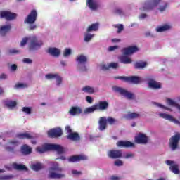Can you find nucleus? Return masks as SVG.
Instances as JSON below:
<instances>
[{"mask_svg": "<svg viewBox=\"0 0 180 180\" xmlns=\"http://www.w3.org/2000/svg\"><path fill=\"white\" fill-rule=\"evenodd\" d=\"M134 67L136 70H144V68L147 67V62L142 60L136 62L134 65Z\"/></svg>", "mask_w": 180, "mask_h": 180, "instance_id": "nucleus-27", "label": "nucleus"}, {"mask_svg": "<svg viewBox=\"0 0 180 180\" xmlns=\"http://www.w3.org/2000/svg\"><path fill=\"white\" fill-rule=\"evenodd\" d=\"M23 63H25V64H32V63H33V61L30 58H24Z\"/></svg>", "mask_w": 180, "mask_h": 180, "instance_id": "nucleus-54", "label": "nucleus"}, {"mask_svg": "<svg viewBox=\"0 0 180 180\" xmlns=\"http://www.w3.org/2000/svg\"><path fill=\"white\" fill-rule=\"evenodd\" d=\"M108 155L110 158L116 160L117 158H122V150H110L108 153Z\"/></svg>", "mask_w": 180, "mask_h": 180, "instance_id": "nucleus-14", "label": "nucleus"}, {"mask_svg": "<svg viewBox=\"0 0 180 180\" xmlns=\"http://www.w3.org/2000/svg\"><path fill=\"white\" fill-rule=\"evenodd\" d=\"M119 67V64L116 63H111L109 65H103L102 66V70H104L105 71L109 70L110 68H113L114 70L117 68Z\"/></svg>", "mask_w": 180, "mask_h": 180, "instance_id": "nucleus-32", "label": "nucleus"}, {"mask_svg": "<svg viewBox=\"0 0 180 180\" xmlns=\"http://www.w3.org/2000/svg\"><path fill=\"white\" fill-rule=\"evenodd\" d=\"M32 153V148L29 147L27 145H23L21 148V154L22 155H30Z\"/></svg>", "mask_w": 180, "mask_h": 180, "instance_id": "nucleus-28", "label": "nucleus"}, {"mask_svg": "<svg viewBox=\"0 0 180 180\" xmlns=\"http://www.w3.org/2000/svg\"><path fill=\"white\" fill-rule=\"evenodd\" d=\"M97 107V110H106L109 108V103L106 101H99L96 104Z\"/></svg>", "mask_w": 180, "mask_h": 180, "instance_id": "nucleus-23", "label": "nucleus"}, {"mask_svg": "<svg viewBox=\"0 0 180 180\" xmlns=\"http://www.w3.org/2000/svg\"><path fill=\"white\" fill-rule=\"evenodd\" d=\"M95 110H98V108L96 107V104L94 105L89 108H86L84 110L85 113H92L95 112Z\"/></svg>", "mask_w": 180, "mask_h": 180, "instance_id": "nucleus-38", "label": "nucleus"}, {"mask_svg": "<svg viewBox=\"0 0 180 180\" xmlns=\"http://www.w3.org/2000/svg\"><path fill=\"white\" fill-rule=\"evenodd\" d=\"M76 61H77L79 64H86L88 62V58L83 54H81L77 57Z\"/></svg>", "mask_w": 180, "mask_h": 180, "instance_id": "nucleus-30", "label": "nucleus"}, {"mask_svg": "<svg viewBox=\"0 0 180 180\" xmlns=\"http://www.w3.org/2000/svg\"><path fill=\"white\" fill-rule=\"evenodd\" d=\"M29 50H37V49H40L41 46H43V41L39 39H37V36H31L29 37Z\"/></svg>", "mask_w": 180, "mask_h": 180, "instance_id": "nucleus-4", "label": "nucleus"}, {"mask_svg": "<svg viewBox=\"0 0 180 180\" xmlns=\"http://www.w3.org/2000/svg\"><path fill=\"white\" fill-rule=\"evenodd\" d=\"M159 116L160 117H162V119H165L166 120H169V122H172L173 123H175L176 124H180L179 120L174 118L172 115L164 112H160L159 114Z\"/></svg>", "mask_w": 180, "mask_h": 180, "instance_id": "nucleus-17", "label": "nucleus"}, {"mask_svg": "<svg viewBox=\"0 0 180 180\" xmlns=\"http://www.w3.org/2000/svg\"><path fill=\"white\" fill-rule=\"evenodd\" d=\"M107 122L109 123V124L112 125V124H115V123H116V120H115V118H113L112 117H108L107 118Z\"/></svg>", "mask_w": 180, "mask_h": 180, "instance_id": "nucleus-48", "label": "nucleus"}, {"mask_svg": "<svg viewBox=\"0 0 180 180\" xmlns=\"http://www.w3.org/2000/svg\"><path fill=\"white\" fill-rule=\"evenodd\" d=\"M139 51V48L136 46H131L123 49L124 56H131L134 53H137Z\"/></svg>", "mask_w": 180, "mask_h": 180, "instance_id": "nucleus-16", "label": "nucleus"}, {"mask_svg": "<svg viewBox=\"0 0 180 180\" xmlns=\"http://www.w3.org/2000/svg\"><path fill=\"white\" fill-rule=\"evenodd\" d=\"M57 75L58 74H47L46 75L45 78H46V79H56Z\"/></svg>", "mask_w": 180, "mask_h": 180, "instance_id": "nucleus-45", "label": "nucleus"}, {"mask_svg": "<svg viewBox=\"0 0 180 180\" xmlns=\"http://www.w3.org/2000/svg\"><path fill=\"white\" fill-rule=\"evenodd\" d=\"M167 102L170 106H174V108H176V106H178V103L171 98H167Z\"/></svg>", "mask_w": 180, "mask_h": 180, "instance_id": "nucleus-43", "label": "nucleus"}, {"mask_svg": "<svg viewBox=\"0 0 180 180\" xmlns=\"http://www.w3.org/2000/svg\"><path fill=\"white\" fill-rule=\"evenodd\" d=\"M170 27L168 25H165L163 26H160L156 28V32L161 33L162 32H165V30H169Z\"/></svg>", "mask_w": 180, "mask_h": 180, "instance_id": "nucleus-36", "label": "nucleus"}, {"mask_svg": "<svg viewBox=\"0 0 180 180\" xmlns=\"http://www.w3.org/2000/svg\"><path fill=\"white\" fill-rule=\"evenodd\" d=\"M168 3L166 1H164L162 5L160 6V8H158L160 12H164L167 10V8H168Z\"/></svg>", "mask_w": 180, "mask_h": 180, "instance_id": "nucleus-40", "label": "nucleus"}, {"mask_svg": "<svg viewBox=\"0 0 180 180\" xmlns=\"http://www.w3.org/2000/svg\"><path fill=\"white\" fill-rule=\"evenodd\" d=\"M6 78H8V75H6V74L2 73L0 75V79H6Z\"/></svg>", "mask_w": 180, "mask_h": 180, "instance_id": "nucleus-61", "label": "nucleus"}, {"mask_svg": "<svg viewBox=\"0 0 180 180\" xmlns=\"http://www.w3.org/2000/svg\"><path fill=\"white\" fill-rule=\"evenodd\" d=\"M37 19V11L34 9L31 11L30 13L27 15V17L24 20L25 23L27 25H30L28 27V30H34V29L37 28V25L33 24L36 22Z\"/></svg>", "mask_w": 180, "mask_h": 180, "instance_id": "nucleus-3", "label": "nucleus"}, {"mask_svg": "<svg viewBox=\"0 0 180 180\" xmlns=\"http://www.w3.org/2000/svg\"><path fill=\"white\" fill-rule=\"evenodd\" d=\"M10 53L11 54H19V53H20V51L16 49H11L10 50Z\"/></svg>", "mask_w": 180, "mask_h": 180, "instance_id": "nucleus-56", "label": "nucleus"}, {"mask_svg": "<svg viewBox=\"0 0 180 180\" xmlns=\"http://www.w3.org/2000/svg\"><path fill=\"white\" fill-rule=\"evenodd\" d=\"M55 79H56L58 86H59L61 84V82H63V79L58 75H57V77H55Z\"/></svg>", "mask_w": 180, "mask_h": 180, "instance_id": "nucleus-50", "label": "nucleus"}, {"mask_svg": "<svg viewBox=\"0 0 180 180\" xmlns=\"http://www.w3.org/2000/svg\"><path fill=\"white\" fill-rule=\"evenodd\" d=\"M141 116V115L137 112H129L124 115V119H127V120H133L134 119L140 118Z\"/></svg>", "mask_w": 180, "mask_h": 180, "instance_id": "nucleus-24", "label": "nucleus"}, {"mask_svg": "<svg viewBox=\"0 0 180 180\" xmlns=\"http://www.w3.org/2000/svg\"><path fill=\"white\" fill-rule=\"evenodd\" d=\"M18 105V103L16 101H8L6 102V105L7 108H15Z\"/></svg>", "mask_w": 180, "mask_h": 180, "instance_id": "nucleus-39", "label": "nucleus"}, {"mask_svg": "<svg viewBox=\"0 0 180 180\" xmlns=\"http://www.w3.org/2000/svg\"><path fill=\"white\" fill-rule=\"evenodd\" d=\"M15 88H27V84L23 83H18Z\"/></svg>", "mask_w": 180, "mask_h": 180, "instance_id": "nucleus-49", "label": "nucleus"}, {"mask_svg": "<svg viewBox=\"0 0 180 180\" xmlns=\"http://www.w3.org/2000/svg\"><path fill=\"white\" fill-rule=\"evenodd\" d=\"M86 160H88V156L84 154L72 155L68 158L69 162H79V161H86Z\"/></svg>", "mask_w": 180, "mask_h": 180, "instance_id": "nucleus-11", "label": "nucleus"}, {"mask_svg": "<svg viewBox=\"0 0 180 180\" xmlns=\"http://www.w3.org/2000/svg\"><path fill=\"white\" fill-rule=\"evenodd\" d=\"M51 165V167L49 168V179H63V178H65V174L57 173L63 172V169L60 167L58 162H53Z\"/></svg>", "mask_w": 180, "mask_h": 180, "instance_id": "nucleus-1", "label": "nucleus"}, {"mask_svg": "<svg viewBox=\"0 0 180 180\" xmlns=\"http://www.w3.org/2000/svg\"><path fill=\"white\" fill-rule=\"evenodd\" d=\"M80 71H82V72H86V71H88L86 65H83L82 68H80Z\"/></svg>", "mask_w": 180, "mask_h": 180, "instance_id": "nucleus-58", "label": "nucleus"}, {"mask_svg": "<svg viewBox=\"0 0 180 180\" xmlns=\"http://www.w3.org/2000/svg\"><path fill=\"white\" fill-rule=\"evenodd\" d=\"M114 165H115L116 167H122V166H123V161H122V160H116L114 162Z\"/></svg>", "mask_w": 180, "mask_h": 180, "instance_id": "nucleus-51", "label": "nucleus"}, {"mask_svg": "<svg viewBox=\"0 0 180 180\" xmlns=\"http://www.w3.org/2000/svg\"><path fill=\"white\" fill-rule=\"evenodd\" d=\"M65 130L68 134H71V133H72V129H71V127L69 125L65 127Z\"/></svg>", "mask_w": 180, "mask_h": 180, "instance_id": "nucleus-55", "label": "nucleus"}, {"mask_svg": "<svg viewBox=\"0 0 180 180\" xmlns=\"http://www.w3.org/2000/svg\"><path fill=\"white\" fill-rule=\"evenodd\" d=\"M148 85L150 89H161L162 88L161 83L154 79L149 80Z\"/></svg>", "mask_w": 180, "mask_h": 180, "instance_id": "nucleus-22", "label": "nucleus"}, {"mask_svg": "<svg viewBox=\"0 0 180 180\" xmlns=\"http://www.w3.org/2000/svg\"><path fill=\"white\" fill-rule=\"evenodd\" d=\"M66 139L70 141H79L81 136L78 132H72L66 136Z\"/></svg>", "mask_w": 180, "mask_h": 180, "instance_id": "nucleus-20", "label": "nucleus"}, {"mask_svg": "<svg viewBox=\"0 0 180 180\" xmlns=\"http://www.w3.org/2000/svg\"><path fill=\"white\" fill-rule=\"evenodd\" d=\"M11 71H16L18 70V65L16 64H13L11 67Z\"/></svg>", "mask_w": 180, "mask_h": 180, "instance_id": "nucleus-62", "label": "nucleus"}, {"mask_svg": "<svg viewBox=\"0 0 180 180\" xmlns=\"http://www.w3.org/2000/svg\"><path fill=\"white\" fill-rule=\"evenodd\" d=\"M72 174L73 175H81L82 172H78L77 170H72Z\"/></svg>", "mask_w": 180, "mask_h": 180, "instance_id": "nucleus-63", "label": "nucleus"}, {"mask_svg": "<svg viewBox=\"0 0 180 180\" xmlns=\"http://www.w3.org/2000/svg\"><path fill=\"white\" fill-rule=\"evenodd\" d=\"M118 30L117 31V33H120L124 29L123 25H120L118 27Z\"/></svg>", "mask_w": 180, "mask_h": 180, "instance_id": "nucleus-59", "label": "nucleus"}, {"mask_svg": "<svg viewBox=\"0 0 180 180\" xmlns=\"http://www.w3.org/2000/svg\"><path fill=\"white\" fill-rule=\"evenodd\" d=\"M115 13H116L117 15H123V11L120 8H116L115 10Z\"/></svg>", "mask_w": 180, "mask_h": 180, "instance_id": "nucleus-53", "label": "nucleus"}, {"mask_svg": "<svg viewBox=\"0 0 180 180\" xmlns=\"http://www.w3.org/2000/svg\"><path fill=\"white\" fill-rule=\"evenodd\" d=\"M117 146L121 148H129L130 147H134V144L129 141H119L117 143Z\"/></svg>", "mask_w": 180, "mask_h": 180, "instance_id": "nucleus-19", "label": "nucleus"}, {"mask_svg": "<svg viewBox=\"0 0 180 180\" xmlns=\"http://www.w3.org/2000/svg\"><path fill=\"white\" fill-rule=\"evenodd\" d=\"M48 53L53 57H58L60 56V51L57 48H49Z\"/></svg>", "mask_w": 180, "mask_h": 180, "instance_id": "nucleus-31", "label": "nucleus"}, {"mask_svg": "<svg viewBox=\"0 0 180 180\" xmlns=\"http://www.w3.org/2000/svg\"><path fill=\"white\" fill-rule=\"evenodd\" d=\"M22 111L24 112V113H26V115H31L32 108L30 107H23Z\"/></svg>", "mask_w": 180, "mask_h": 180, "instance_id": "nucleus-44", "label": "nucleus"}, {"mask_svg": "<svg viewBox=\"0 0 180 180\" xmlns=\"http://www.w3.org/2000/svg\"><path fill=\"white\" fill-rule=\"evenodd\" d=\"M108 127V120L106 117H101L98 120V130L103 131Z\"/></svg>", "mask_w": 180, "mask_h": 180, "instance_id": "nucleus-15", "label": "nucleus"}, {"mask_svg": "<svg viewBox=\"0 0 180 180\" xmlns=\"http://www.w3.org/2000/svg\"><path fill=\"white\" fill-rule=\"evenodd\" d=\"M162 0H151V2L149 3H145V6L140 8L141 11H153L154 8L160 5V3Z\"/></svg>", "mask_w": 180, "mask_h": 180, "instance_id": "nucleus-9", "label": "nucleus"}, {"mask_svg": "<svg viewBox=\"0 0 180 180\" xmlns=\"http://www.w3.org/2000/svg\"><path fill=\"white\" fill-rule=\"evenodd\" d=\"M43 168H44L43 164L40 162L32 165V169H33V171H40V169H43Z\"/></svg>", "mask_w": 180, "mask_h": 180, "instance_id": "nucleus-34", "label": "nucleus"}, {"mask_svg": "<svg viewBox=\"0 0 180 180\" xmlns=\"http://www.w3.org/2000/svg\"><path fill=\"white\" fill-rule=\"evenodd\" d=\"M134 157V153H127L124 156L126 160H129V158H133Z\"/></svg>", "mask_w": 180, "mask_h": 180, "instance_id": "nucleus-52", "label": "nucleus"}, {"mask_svg": "<svg viewBox=\"0 0 180 180\" xmlns=\"http://www.w3.org/2000/svg\"><path fill=\"white\" fill-rule=\"evenodd\" d=\"M57 151L58 154H64V148L57 144L46 143L42 147L37 148V151L39 154H43L46 151Z\"/></svg>", "mask_w": 180, "mask_h": 180, "instance_id": "nucleus-2", "label": "nucleus"}, {"mask_svg": "<svg viewBox=\"0 0 180 180\" xmlns=\"http://www.w3.org/2000/svg\"><path fill=\"white\" fill-rule=\"evenodd\" d=\"M110 180H120V178L116 176H111L110 177Z\"/></svg>", "mask_w": 180, "mask_h": 180, "instance_id": "nucleus-64", "label": "nucleus"}, {"mask_svg": "<svg viewBox=\"0 0 180 180\" xmlns=\"http://www.w3.org/2000/svg\"><path fill=\"white\" fill-rule=\"evenodd\" d=\"M82 91H84V92H86L87 94H94L95 92V89L89 86H86L82 88Z\"/></svg>", "mask_w": 180, "mask_h": 180, "instance_id": "nucleus-37", "label": "nucleus"}, {"mask_svg": "<svg viewBox=\"0 0 180 180\" xmlns=\"http://www.w3.org/2000/svg\"><path fill=\"white\" fill-rule=\"evenodd\" d=\"M49 137L52 139H57L63 136V129L61 128H53L48 131Z\"/></svg>", "mask_w": 180, "mask_h": 180, "instance_id": "nucleus-10", "label": "nucleus"}, {"mask_svg": "<svg viewBox=\"0 0 180 180\" xmlns=\"http://www.w3.org/2000/svg\"><path fill=\"white\" fill-rule=\"evenodd\" d=\"M11 29H12L11 24L1 26L0 27V36H6V34L11 32Z\"/></svg>", "mask_w": 180, "mask_h": 180, "instance_id": "nucleus-25", "label": "nucleus"}, {"mask_svg": "<svg viewBox=\"0 0 180 180\" xmlns=\"http://www.w3.org/2000/svg\"><path fill=\"white\" fill-rule=\"evenodd\" d=\"M115 79H121L122 81H124V82H128L129 84H140L141 82L140 77L137 76H118L115 77Z\"/></svg>", "mask_w": 180, "mask_h": 180, "instance_id": "nucleus-7", "label": "nucleus"}, {"mask_svg": "<svg viewBox=\"0 0 180 180\" xmlns=\"http://www.w3.org/2000/svg\"><path fill=\"white\" fill-rule=\"evenodd\" d=\"M112 89H113V91H115V92H118V94H120V95L124 96L127 99L131 100V99L134 98V94L129 92V91H127L122 87L115 86L112 87Z\"/></svg>", "mask_w": 180, "mask_h": 180, "instance_id": "nucleus-6", "label": "nucleus"}, {"mask_svg": "<svg viewBox=\"0 0 180 180\" xmlns=\"http://www.w3.org/2000/svg\"><path fill=\"white\" fill-rule=\"evenodd\" d=\"M18 18V14L15 13H12L9 11H0V18L6 19V20L11 21L15 20Z\"/></svg>", "mask_w": 180, "mask_h": 180, "instance_id": "nucleus-8", "label": "nucleus"}, {"mask_svg": "<svg viewBox=\"0 0 180 180\" xmlns=\"http://www.w3.org/2000/svg\"><path fill=\"white\" fill-rule=\"evenodd\" d=\"M12 167L14 169H17V171H28L29 169L25 165H19L18 163H13Z\"/></svg>", "mask_w": 180, "mask_h": 180, "instance_id": "nucleus-29", "label": "nucleus"}, {"mask_svg": "<svg viewBox=\"0 0 180 180\" xmlns=\"http://www.w3.org/2000/svg\"><path fill=\"white\" fill-rule=\"evenodd\" d=\"M27 41H29V37H24L20 42V46L23 47V46H26V44H27Z\"/></svg>", "mask_w": 180, "mask_h": 180, "instance_id": "nucleus-46", "label": "nucleus"}, {"mask_svg": "<svg viewBox=\"0 0 180 180\" xmlns=\"http://www.w3.org/2000/svg\"><path fill=\"white\" fill-rule=\"evenodd\" d=\"M86 4L87 6H89L91 11H96V9L99 8V5L98 4V2H96V0H87Z\"/></svg>", "mask_w": 180, "mask_h": 180, "instance_id": "nucleus-26", "label": "nucleus"}, {"mask_svg": "<svg viewBox=\"0 0 180 180\" xmlns=\"http://www.w3.org/2000/svg\"><path fill=\"white\" fill-rule=\"evenodd\" d=\"M86 102H88V103H91L93 102L92 97L86 96Z\"/></svg>", "mask_w": 180, "mask_h": 180, "instance_id": "nucleus-60", "label": "nucleus"}, {"mask_svg": "<svg viewBox=\"0 0 180 180\" xmlns=\"http://www.w3.org/2000/svg\"><path fill=\"white\" fill-rule=\"evenodd\" d=\"M179 140L180 134H176L169 139L168 146L172 151H175V150H177L179 145Z\"/></svg>", "mask_w": 180, "mask_h": 180, "instance_id": "nucleus-5", "label": "nucleus"}, {"mask_svg": "<svg viewBox=\"0 0 180 180\" xmlns=\"http://www.w3.org/2000/svg\"><path fill=\"white\" fill-rule=\"evenodd\" d=\"M136 143L138 144H147L148 143V136L144 134L139 133L137 136L135 137Z\"/></svg>", "mask_w": 180, "mask_h": 180, "instance_id": "nucleus-13", "label": "nucleus"}, {"mask_svg": "<svg viewBox=\"0 0 180 180\" xmlns=\"http://www.w3.org/2000/svg\"><path fill=\"white\" fill-rule=\"evenodd\" d=\"M117 49H119V46H111L108 48L109 51H113L114 50H116Z\"/></svg>", "mask_w": 180, "mask_h": 180, "instance_id": "nucleus-57", "label": "nucleus"}, {"mask_svg": "<svg viewBox=\"0 0 180 180\" xmlns=\"http://www.w3.org/2000/svg\"><path fill=\"white\" fill-rule=\"evenodd\" d=\"M99 29V23L98 22H96V23H93L91 24L90 26H89V27L87 28L86 32H96V30H98Z\"/></svg>", "mask_w": 180, "mask_h": 180, "instance_id": "nucleus-33", "label": "nucleus"}, {"mask_svg": "<svg viewBox=\"0 0 180 180\" xmlns=\"http://www.w3.org/2000/svg\"><path fill=\"white\" fill-rule=\"evenodd\" d=\"M70 115L72 116H78L82 113V108L78 106H72L69 110Z\"/></svg>", "mask_w": 180, "mask_h": 180, "instance_id": "nucleus-21", "label": "nucleus"}, {"mask_svg": "<svg viewBox=\"0 0 180 180\" xmlns=\"http://www.w3.org/2000/svg\"><path fill=\"white\" fill-rule=\"evenodd\" d=\"M166 164L167 165H169V169L173 172V174H179V165L178 164L175 163L174 161L172 160H166Z\"/></svg>", "mask_w": 180, "mask_h": 180, "instance_id": "nucleus-12", "label": "nucleus"}, {"mask_svg": "<svg viewBox=\"0 0 180 180\" xmlns=\"http://www.w3.org/2000/svg\"><path fill=\"white\" fill-rule=\"evenodd\" d=\"M15 137H17V139H20L21 140H25V139L30 140V139H36L35 136H34L33 134L29 132L17 134Z\"/></svg>", "mask_w": 180, "mask_h": 180, "instance_id": "nucleus-18", "label": "nucleus"}, {"mask_svg": "<svg viewBox=\"0 0 180 180\" xmlns=\"http://www.w3.org/2000/svg\"><path fill=\"white\" fill-rule=\"evenodd\" d=\"M120 61L122 64H131L132 63L131 59L126 56H122Z\"/></svg>", "mask_w": 180, "mask_h": 180, "instance_id": "nucleus-35", "label": "nucleus"}, {"mask_svg": "<svg viewBox=\"0 0 180 180\" xmlns=\"http://www.w3.org/2000/svg\"><path fill=\"white\" fill-rule=\"evenodd\" d=\"M64 57H68V56H71V49L66 48L63 52Z\"/></svg>", "mask_w": 180, "mask_h": 180, "instance_id": "nucleus-47", "label": "nucleus"}, {"mask_svg": "<svg viewBox=\"0 0 180 180\" xmlns=\"http://www.w3.org/2000/svg\"><path fill=\"white\" fill-rule=\"evenodd\" d=\"M13 178H15V176L12 174L0 176V180H11L13 179Z\"/></svg>", "mask_w": 180, "mask_h": 180, "instance_id": "nucleus-41", "label": "nucleus"}, {"mask_svg": "<svg viewBox=\"0 0 180 180\" xmlns=\"http://www.w3.org/2000/svg\"><path fill=\"white\" fill-rule=\"evenodd\" d=\"M92 37H94V34L86 32L84 34V41L86 42L91 41V39H92Z\"/></svg>", "mask_w": 180, "mask_h": 180, "instance_id": "nucleus-42", "label": "nucleus"}]
</instances>
